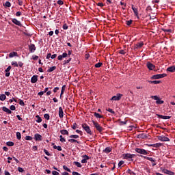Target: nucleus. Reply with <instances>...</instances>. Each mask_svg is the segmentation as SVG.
Segmentation results:
<instances>
[{"mask_svg": "<svg viewBox=\"0 0 175 175\" xmlns=\"http://www.w3.org/2000/svg\"><path fill=\"white\" fill-rule=\"evenodd\" d=\"M166 74H158L154 75L151 77L152 80H158L159 79H163V77H166Z\"/></svg>", "mask_w": 175, "mask_h": 175, "instance_id": "f257e3e1", "label": "nucleus"}, {"mask_svg": "<svg viewBox=\"0 0 175 175\" xmlns=\"http://www.w3.org/2000/svg\"><path fill=\"white\" fill-rule=\"evenodd\" d=\"M151 98L156 100L157 105H163L164 103V101L161 100L158 96H152Z\"/></svg>", "mask_w": 175, "mask_h": 175, "instance_id": "f03ea898", "label": "nucleus"}, {"mask_svg": "<svg viewBox=\"0 0 175 175\" xmlns=\"http://www.w3.org/2000/svg\"><path fill=\"white\" fill-rule=\"evenodd\" d=\"M82 128L88 135H92V131H91V129L87 125V124H82Z\"/></svg>", "mask_w": 175, "mask_h": 175, "instance_id": "7ed1b4c3", "label": "nucleus"}, {"mask_svg": "<svg viewBox=\"0 0 175 175\" xmlns=\"http://www.w3.org/2000/svg\"><path fill=\"white\" fill-rule=\"evenodd\" d=\"M135 151L138 154H142V155H147V154H148V152H147V150L142 148H136Z\"/></svg>", "mask_w": 175, "mask_h": 175, "instance_id": "20e7f679", "label": "nucleus"}, {"mask_svg": "<svg viewBox=\"0 0 175 175\" xmlns=\"http://www.w3.org/2000/svg\"><path fill=\"white\" fill-rule=\"evenodd\" d=\"M124 159H128L129 161H132V158H135V154H131L129 153L124 154Z\"/></svg>", "mask_w": 175, "mask_h": 175, "instance_id": "39448f33", "label": "nucleus"}, {"mask_svg": "<svg viewBox=\"0 0 175 175\" xmlns=\"http://www.w3.org/2000/svg\"><path fill=\"white\" fill-rule=\"evenodd\" d=\"M93 124L94 125L96 129H97V131H98V132H102V126H100V125H99V123L93 121Z\"/></svg>", "mask_w": 175, "mask_h": 175, "instance_id": "423d86ee", "label": "nucleus"}, {"mask_svg": "<svg viewBox=\"0 0 175 175\" xmlns=\"http://www.w3.org/2000/svg\"><path fill=\"white\" fill-rule=\"evenodd\" d=\"M122 98V94H118L116 96H113L111 98V100H120Z\"/></svg>", "mask_w": 175, "mask_h": 175, "instance_id": "0eeeda50", "label": "nucleus"}, {"mask_svg": "<svg viewBox=\"0 0 175 175\" xmlns=\"http://www.w3.org/2000/svg\"><path fill=\"white\" fill-rule=\"evenodd\" d=\"M29 50L30 53H35L36 51V46L33 44H31L29 45Z\"/></svg>", "mask_w": 175, "mask_h": 175, "instance_id": "6e6552de", "label": "nucleus"}, {"mask_svg": "<svg viewBox=\"0 0 175 175\" xmlns=\"http://www.w3.org/2000/svg\"><path fill=\"white\" fill-rule=\"evenodd\" d=\"M34 139L36 142H42V135L40 134L36 133L34 135Z\"/></svg>", "mask_w": 175, "mask_h": 175, "instance_id": "1a4fd4ad", "label": "nucleus"}, {"mask_svg": "<svg viewBox=\"0 0 175 175\" xmlns=\"http://www.w3.org/2000/svg\"><path fill=\"white\" fill-rule=\"evenodd\" d=\"M66 57H68V53H64L62 55H60L57 57V59L59 61H62L64 58H66Z\"/></svg>", "mask_w": 175, "mask_h": 175, "instance_id": "9d476101", "label": "nucleus"}, {"mask_svg": "<svg viewBox=\"0 0 175 175\" xmlns=\"http://www.w3.org/2000/svg\"><path fill=\"white\" fill-rule=\"evenodd\" d=\"M12 69V66H9L5 70V77H9L10 76V70Z\"/></svg>", "mask_w": 175, "mask_h": 175, "instance_id": "9b49d317", "label": "nucleus"}, {"mask_svg": "<svg viewBox=\"0 0 175 175\" xmlns=\"http://www.w3.org/2000/svg\"><path fill=\"white\" fill-rule=\"evenodd\" d=\"M159 140L161 142H169V138L167 137H165L163 135L159 136L158 137Z\"/></svg>", "mask_w": 175, "mask_h": 175, "instance_id": "f8f14e48", "label": "nucleus"}, {"mask_svg": "<svg viewBox=\"0 0 175 175\" xmlns=\"http://www.w3.org/2000/svg\"><path fill=\"white\" fill-rule=\"evenodd\" d=\"M147 68L149 69V70H154V69H155V66L150 62H148Z\"/></svg>", "mask_w": 175, "mask_h": 175, "instance_id": "ddd939ff", "label": "nucleus"}, {"mask_svg": "<svg viewBox=\"0 0 175 175\" xmlns=\"http://www.w3.org/2000/svg\"><path fill=\"white\" fill-rule=\"evenodd\" d=\"M12 21L14 24H15V25H18V27H21V22H20L18 20L16 19V18H12Z\"/></svg>", "mask_w": 175, "mask_h": 175, "instance_id": "4468645a", "label": "nucleus"}, {"mask_svg": "<svg viewBox=\"0 0 175 175\" xmlns=\"http://www.w3.org/2000/svg\"><path fill=\"white\" fill-rule=\"evenodd\" d=\"M59 118H64V109H62V107H59Z\"/></svg>", "mask_w": 175, "mask_h": 175, "instance_id": "2eb2a0df", "label": "nucleus"}, {"mask_svg": "<svg viewBox=\"0 0 175 175\" xmlns=\"http://www.w3.org/2000/svg\"><path fill=\"white\" fill-rule=\"evenodd\" d=\"M162 172L163 173H165V174L174 175V172L170 171L169 170L167 169H163Z\"/></svg>", "mask_w": 175, "mask_h": 175, "instance_id": "dca6fc26", "label": "nucleus"}, {"mask_svg": "<svg viewBox=\"0 0 175 175\" xmlns=\"http://www.w3.org/2000/svg\"><path fill=\"white\" fill-rule=\"evenodd\" d=\"M3 111H5V113H7L8 114H12V110L9 109V108L6 107H2Z\"/></svg>", "mask_w": 175, "mask_h": 175, "instance_id": "f3484780", "label": "nucleus"}, {"mask_svg": "<svg viewBox=\"0 0 175 175\" xmlns=\"http://www.w3.org/2000/svg\"><path fill=\"white\" fill-rule=\"evenodd\" d=\"M159 118H161L162 120H170V116H166L163 115H157Z\"/></svg>", "mask_w": 175, "mask_h": 175, "instance_id": "a211bd4d", "label": "nucleus"}, {"mask_svg": "<svg viewBox=\"0 0 175 175\" xmlns=\"http://www.w3.org/2000/svg\"><path fill=\"white\" fill-rule=\"evenodd\" d=\"M38 81V75H33L31 79V83H35Z\"/></svg>", "mask_w": 175, "mask_h": 175, "instance_id": "6ab92c4d", "label": "nucleus"}, {"mask_svg": "<svg viewBox=\"0 0 175 175\" xmlns=\"http://www.w3.org/2000/svg\"><path fill=\"white\" fill-rule=\"evenodd\" d=\"M167 72H175V66H172L168 67L167 68Z\"/></svg>", "mask_w": 175, "mask_h": 175, "instance_id": "aec40b11", "label": "nucleus"}, {"mask_svg": "<svg viewBox=\"0 0 175 175\" xmlns=\"http://www.w3.org/2000/svg\"><path fill=\"white\" fill-rule=\"evenodd\" d=\"M60 133L62 135H66L67 136H69V131H68V130H65V129L61 130Z\"/></svg>", "mask_w": 175, "mask_h": 175, "instance_id": "412c9836", "label": "nucleus"}, {"mask_svg": "<svg viewBox=\"0 0 175 175\" xmlns=\"http://www.w3.org/2000/svg\"><path fill=\"white\" fill-rule=\"evenodd\" d=\"M68 142L70 143H77L78 144H80V142L77 141V139L72 138V139H69Z\"/></svg>", "mask_w": 175, "mask_h": 175, "instance_id": "4be33fe9", "label": "nucleus"}, {"mask_svg": "<svg viewBox=\"0 0 175 175\" xmlns=\"http://www.w3.org/2000/svg\"><path fill=\"white\" fill-rule=\"evenodd\" d=\"M18 53L17 52H12L9 54L10 58H13V57H17Z\"/></svg>", "mask_w": 175, "mask_h": 175, "instance_id": "5701e85b", "label": "nucleus"}, {"mask_svg": "<svg viewBox=\"0 0 175 175\" xmlns=\"http://www.w3.org/2000/svg\"><path fill=\"white\" fill-rule=\"evenodd\" d=\"M55 69H57L56 66H52L50 67L49 69L47 70L48 73H50L51 72H54V70H55Z\"/></svg>", "mask_w": 175, "mask_h": 175, "instance_id": "b1692460", "label": "nucleus"}, {"mask_svg": "<svg viewBox=\"0 0 175 175\" xmlns=\"http://www.w3.org/2000/svg\"><path fill=\"white\" fill-rule=\"evenodd\" d=\"M94 116L96 117V118H103V116H102L96 112H94Z\"/></svg>", "mask_w": 175, "mask_h": 175, "instance_id": "393cba45", "label": "nucleus"}, {"mask_svg": "<svg viewBox=\"0 0 175 175\" xmlns=\"http://www.w3.org/2000/svg\"><path fill=\"white\" fill-rule=\"evenodd\" d=\"M36 118H37V120H36V122L40 123L42 122V118H40L39 115H36Z\"/></svg>", "mask_w": 175, "mask_h": 175, "instance_id": "a878e982", "label": "nucleus"}, {"mask_svg": "<svg viewBox=\"0 0 175 175\" xmlns=\"http://www.w3.org/2000/svg\"><path fill=\"white\" fill-rule=\"evenodd\" d=\"M6 146H8V147H13V146H14V142H6Z\"/></svg>", "mask_w": 175, "mask_h": 175, "instance_id": "bb28decb", "label": "nucleus"}, {"mask_svg": "<svg viewBox=\"0 0 175 175\" xmlns=\"http://www.w3.org/2000/svg\"><path fill=\"white\" fill-rule=\"evenodd\" d=\"M5 99H6V95L5 94L0 95V100H2V102H3V100H5Z\"/></svg>", "mask_w": 175, "mask_h": 175, "instance_id": "cd10ccee", "label": "nucleus"}, {"mask_svg": "<svg viewBox=\"0 0 175 175\" xmlns=\"http://www.w3.org/2000/svg\"><path fill=\"white\" fill-rule=\"evenodd\" d=\"M69 137L70 139H79V137H80L77 135H71L69 136Z\"/></svg>", "mask_w": 175, "mask_h": 175, "instance_id": "c85d7f7f", "label": "nucleus"}, {"mask_svg": "<svg viewBox=\"0 0 175 175\" xmlns=\"http://www.w3.org/2000/svg\"><path fill=\"white\" fill-rule=\"evenodd\" d=\"M3 6H5V8H10L12 6V4L9 1H6L5 4H3Z\"/></svg>", "mask_w": 175, "mask_h": 175, "instance_id": "c756f323", "label": "nucleus"}, {"mask_svg": "<svg viewBox=\"0 0 175 175\" xmlns=\"http://www.w3.org/2000/svg\"><path fill=\"white\" fill-rule=\"evenodd\" d=\"M63 169H64V170H66V172H68L69 173H72L70 169H69L66 165H63Z\"/></svg>", "mask_w": 175, "mask_h": 175, "instance_id": "7c9ffc66", "label": "nucleus"}, {"mask_svg": "<svg viewBox=\"0 0 175 175\" xmlns=\"http://www.w3.org/2000/svg\"><path fill=\"white\" fill-rule=\"evenodd\" d=\"M103 152H105V154H109L110 152V147H107L104 150Z\"/></svg>", "mask_w": 175, "mask_h": 175, "instance_id": "2f4dec72", "label": "nucleus"}, {"mask_svg": "<svg viewBox=\"0 0 175 175\" xmlns=\"http://www.w3.org/2000/svg\"><path fill=\"white\" fill-rule=\"evenodd\" d=\"M102 65H103V63H102V62H98V63L94 65V66H95V68H100V66H102Z\"/></svg>", "mask_w": 175, "mask_h": 175, "instance_id": "473e14b6", "label": "nucleus"}, {"mask_svg": "<svg viewBox=\"0 0 175 175\" xmlns=\"http://www.w3.org/2000/svg\"><path fill=\"white\" fill-rule=\"evenodd\" d=\"M74 164L75 166H77V167H81V163H80L79 162H77V161H75L74 162Z\"/></svg>", "mask_w": 175, "mask_h": 175, "instance_id": "72a5a7b5", "label": "nucleus"}, {"mask_svg": "<svg viewBox=\"0 0 175 175\" xmlns=\"http://www.w3.org/2000/svg\"><path fill=\"white\" fill-rule=\"evenodd\" d=\"M16 137L18 140H21V133L20 132H16Z\"/></svg>", "mask_w": 175, "mask_h": 175, "instance_id": "f704fd0d", "label": "nucleus"}, {"mask_svg": "<svg viewBox=\"0 0 175 175\" xmlns=\"http://www.w3.org/2000/svg\"><path fill=\"white\" fill-rule=\"evenodd\" d=\"M132 10H133L135 15L137 16L138 13H137V9L133 6H132Z\"/></svg>", "mask_w": 175, "mask_h": 175, "instance_id": "c9c22d12", "label": "nucleus"}, {"mask_svg": "<svg viewBox=\"0 0 175 175\" xmlns=\"http://www.w3.org/2000/svg\"><path fill=\"white\" fill-rule=\"evenodd\" d=\"M44 118H45V120H50V115H49V113H45L44 115Z\"/></svg>", "mask_w": 175, "mask_h": 175, "instance_id": "e433bc0d", "label": "nucleus"}, {"mask_svg": "<svg viewBox=\"0 0 175 175\" xmlns=\"http://www.w3.org/2000/svg\"><path fill=\"white\" fill-rule=\"evenodd\" d=\"M146 159H148V161H150V162H155V160H154L152 157H146Z\"/></svg>", "mask_w": 175, "mask_h": 175, "instance_id": "4c0bfd02", "label": "nucleus"}, {"mask_svg": "<svg viewBox=\"0 0 175 175\" xmlns=\"http://www.w3.org/2000/svg\"><path fill=\"white\" fill-rule=\"evenodd\" d=\"M11 65H12L13 66H16V68L18 67V64L17 63V62H12L11 63Z\"/></svg>", "mask_w": 175, "mask_h": 175, "instance_id": "58836bf2", "label": "nucleus"}, {"mask_svg": "<svg viewBox=\"0 0 175 175\" xmlns=\"http://www.w3.org/2000/svg\"><path fill=\"white\" fill-rule=\"evenodd\" d=\"M44 152L47 155L48 157H51V154L49 152V151L46 149H44Z\"/></svg>", "mask_w": 175, "mask_h": 175, "instance_id": "ea45409f", "label": "nucleus"}, {"mask_svg": "<svg viewBox=\"0 0 175 175\" xmlns=\"http://www.w3.org/2000/svg\"><path fill=\"white\" fill-rule=\"evenodd\" d=\"M19 105L21 106H25V103H24V100H23L21 99L19 100Z\"/></svg>", "mask_w": 175, "mask_h": 175, "instance_id": "a19ab883", "label": "nucleus"}, {"mask_svg": "<svg viewBox=\"0 0 175 175\" xmlns=\"http://www.w3.org/2000/svg\"><path fill=\"white\" fill-rule=\"evenodd\" d=\"M143 44H144L143 42H139V43L137 44L136 46L138 49H139L140 47L143 46Z\"/></svg>", "mask_w": 175, "mask_h": 175, "instance_id": "79ce46f5", "label": "nucleus"}, {"mask_svg": "<svg viewBox=\"0 0 175 175\" xmlns=\"http://www.w3.org/2000/svg\"><path fill=\"white\" fill-rule=\"evenodd\" d=\"M32 58H33V61H38V59H39V56L33 55Z\"/></svg>", "mask_w": 175, "mask_h": 175, "instance_id": "37998d69", "label": "nucleus"}, {"mask_svg": "<svg viewBox=\"0 0 175 175\" xmlns=\"http://www.w3.org/2000/svg\"><path fill=\"white\" fill-rule=\"evenodd\" d=\"M32 137H31V136H29V135H27L26 137H25V140H29V141H31V140H32Z\"/></svg>", "mask_w": 175, "mask_h": 175, "instance_id": "c03bdc74", "label": "nucleus"}, {"mask_svg": "<svg viewBox=\"0 0 175 175\" xmlns=\"http://www.w3.org/2000/svg\"><path fill=\"white\" fill-rule=\"evenodd\" d=\"M18 171L20 173H23V172H24V168L21 167H18Z\"/></svg>", "mask_w": 175, "mask_h": 175, "instance_id": "a18cd8bd", "label": "nucleus"}, {"mask_svg": "<svg viewBox=\"0 0 175 175\" xmlns=\"http://www.w3.org/2000/svg\"><path fill=\"white\" fill-rule=\"evenodd\" d=\"M126 53V51H125L124 50H120L119 51V54L124 55Z\"/></svg>", "mask_w": 175, "mask_h": 175, "instance_id": "49530a36", "label": "nucleus"}, {"mask_svg": "<svg viewBox=\"0 0 175 175\" xmlns=\"http://www.w3.org/2000/svg\"><path fill=\"white\" fill-rule=\"evenodd\" d=\"M23 65H24V63H23V62H18V66H20V68H23Z\"/></svg>", "mask_w": 175, "mask_h": 175, "instance_id": "de8ad7c7", "label": "nucleus"}, {"mask_svg": "<svg viewBox=\"0 0 175 175\" xmlns=\"http://www.w3.org/2000/svg\"><path fill=\"white\" fill-rule=\"evenodd\" d=\"M71 61L72 58L70 57L68 59L64 61V64H69Z\"/></svg>", "mask_w": 175, "mask_h": 175, "instance_id": "09e8293b", "label": "nucleus"}, {"mask_svg": "<svg viewBox=\"0 0 175 175\" xmlns=\"http://www.w3.org/2000/svg\"><path fill=\"white\" fill-rule=\"evenodd\" d=\"M132 22H133L132 20H129L126 22V25H131V24H132Z\"/></svg>", "mask_w": 175, "mask_h": 175, "instance_id": "8fccbe9b", "label": "nucleus"}, {"mask_svg": "<svg viewBox=\"0 0 175 175\" xmlns=\"http://www.w3.org/2000/svg\"><path fill=\"white\" fill-rule=\"evenodd\" d=\"M122 165H124V161H120L118 163V167H120V166H122Z\"/></svg>", "mask_w": 175, "mask_h": 175, "instance_id": "3c124183", "label": "nucleus"}, {"mask_svg": "<svg viewBox=\"0 0 175 175\" xmlns=\"http://www.w3.org/2000/svg\"><path fill=\"white\" fill-rule=\"evenodd\" d=\"M97 6H100V8H103L105 5H103V3H96Z\"/></svg>", "mask_w": 175, "mask_h": 175, "instance_id": "603ef678", "label": "nucleus"}, {"mask_svg": "<svg viewBox=\"0 0 175 175\" xmlns=\"http://www.w3.org/2000/svg\"><path fill=\"white\" fill-rule=\"evenodd\" d=\"M65 90H66V85H64L62 88V92H65Z\"/></svg>", "mask_w": 175, "mask_h": 175, "instance_id": "864d4df0", "label": "nucleus"}, {"mask_svg": "<svg viewBox=\"0 0 175 175\" xmlns=\"http://www.w3.org/2000/svg\"><path fill=\"white\" fill-rule=\"evenodd\" d=\"M57 4L58 5H63L64 4V1H62V0H58L57 1Z\"/></svg>", "mask_w": 175, "mask_h": 175, "instance_id": "5fc2aeb1", "label": "nucleus"}, {"mask_svg": "<svg viewBox=\"0 0 175 175\" xmlns=\"http://www.w3.org/2000/svg\"><path fill=\"white\" fill-rule=\"evenodd\" d=\"M52 174L53 175H59V172H58L57 171H53L52 172Z\"/></svg>", "mask_w": 175, "mask_h": 175, "instance_id": "6e6d98bb", "label": "nucleus"}, {"mask_svg": "<svg viewBox=\"0 0 175 175\" xmlns=\"http://www.w3.org/2000/svg\"><path fill=\"white\" fill-rule=\"evenodd\" d=\"M77 133H79V135H81V136H83V131H80V130H76Z\"/></svg>", "mask_w": 175, "mask_h": 175, "instance_id": "4d7b16f0", "label": "nucleus"}, {"mask_svg": "<svg viewBox=\"0 0 175 175\" xmlns=\"http://www.w3.org/2000/svg\"><path fill=\"white\" fill-rule=\"evenodd\" d=\"M10 110H12V111L16 110V106H14V105H11V106H10Z\"/></svg>", "mask_w": 175, "mask_h": 175, "instance_id": "13d9d810", "label": "nucleus"}, {"mask_svg": "<svg viewBox=\"0 0 175 175\" xmlns=\"http://www.w3.org/2000/svg\"><path fill=\"white\" fill-rule=\"evenodd\" d=\"M83 158H84V159H85L86 161H88V159H90V157H88V155L83 156Z\"/></svg>", "mask_w": 175, "mask_h": 175, "instance_id": "bf43d9fd", "label": "nucleus"}, {"mask_svg": "<svg viewBox=\"0 0 175 175\" xmlns=\"http://www.w3.org/2000/svg\"><path fill=\"white\" fill-rule=\"evenodd\" d=\"M16 17H20V16H21V12H17L16 13Z\"/></svg>", "mask_w": 175, "mask_h": 175, "instance_id": "052dcab7", "label": "nucleus"}, {"mask_svg": "<svg viewBox=\"0 0 175 175\" xmlns=\"http://www.w3.org/2000/svg\"><path fill=\"white\" fill-rule=\"evenodd\" d=\"M77 126V123H74L73 126H72V129L75 130V129H76Z\"/></svg>", "mask_w": 175, "mask_h": 175, "instance_id": "680f3d73", "label": "nucleus"}, {"mask_svg": "<svg viewBox=\"0 0 175 175\" xmlns=\"http://www.w3.org/2000/svg\"><path fill=\"white\" fill-rule=\"evenodd\" d=\"M127 173H129V174H135V173H133V172L129 169L127 170Z\"/></svg>", "mask_w": 175, "mask_h": 175, "instance_id": "e2e57ef3", "label": "nucleus"}, {"mask_svg": "<svg viewBox=\"0 0 175 175\" xmlns=\"http://www.w3.org/2000/svg\"><path fill=\"white\" fill-rule=\"evenodd\" d=\"M153 147H156V148H158L161 146V144H154V145H151Z\"/></svg>", "mask_w": 175, "mask_h": 175, "instance_id": "0e129e2a", "label": "nucleus"}, {"mask_svg": "<svg viewBox=\"0 0 175 175\" xmlns=\"http://www.w3.org/2000/svg\"><path fill=\"white\" fill-rule=\"evenodd\" d=\"M153 84H159L161 83V81H152Z\"/></svg>", "mask_w": 175, "mask_h": 175, "instance_id": "69168bd1", "label": "nucleus"}, {"mask_svg": "<svg viewBox=\"0 0 175 175\" xmlns=\"http://www.w3.org/2000/svg\"><path fill=\"white\" fill-rule=\"evenodd\" d=\"M63 29H68V25H66V23H65V24L63 25Z\"/></svg>", "mask_w": 175, "mask_h": 175, "instance_id": "338daca9", "label": "nucleus"}, {"mask_svg": "<svg viewBox=\"0 0 175 175\" xmlns=\"http://www.w3.org/2000/svg\"><path fill=\"white\" fill-rule=\"evenodd\" d=\"M58 90H59V88H58V87H56V88H55L54 89H53V92H57V91H58Z\"/></svg>", "mask_w": 175, "mask_h": 175, "instance_id": "774afa93", "label": "nucleus"}]
</instances>
